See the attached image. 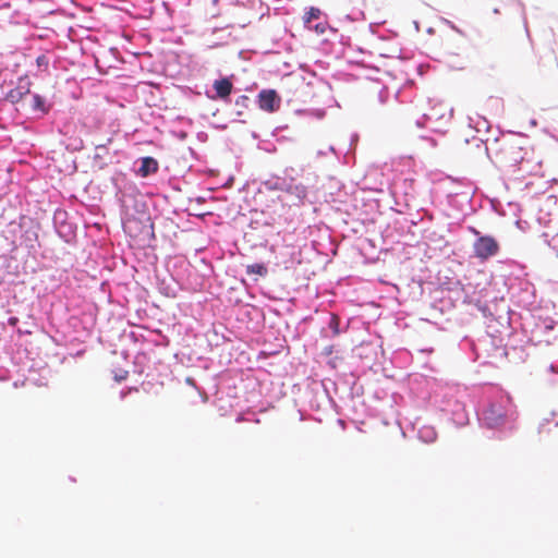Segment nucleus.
I'll return each instance as SVG.
<instances>
[{"label":"nucleus","mask_w":558,"mask_h":558,"mask_svg":"<svg viewBox=\"0 0 558 558\" xmlns=\"http://www.w3.org/2000/svg\"><path fill=\"white\" fill-rule=\"evenodd\" d=\"M480 310L482 311L484 317H492V320H496V323L499 326H504L505 324H507L512 329L517 328L514 324L517 323V319H520V328L529 342H533L535 344L542 342H550V339L547 336L554 329V322L551 319L536 318L531 313V311H527L524 314H519L511 310H508L506 312V316L498 315L497 317H495L489 305L480 307Z\"/></svg>","instance_id":"obj_1"},{"label":"nucleus","mask_w":558,"mask_h":558,"mask_svg":"<svg viewBox=\"0 0 558 558\" xmlns=\"http://www.w3.org/2000/svg\"><path fill=\"white\" fill-rule=\"evenodd\" d=\"M462 397L457 387L438 385L430 393V401L448 422L462 427L469 423V412Z\"/></svg>","instance_id":"obj_2"},{"label":"nucleus","mask_w":558,"mask_h":558,"mask_svg":"<svg viewBox=\"0 0 558 558\" xmlns=\"http://www.w3.org/2000/svg\"><path fill=\"white\" fill-rule=\"evenodd\" d=\"M482 427L489 429L507 426L515 418L514 405L510 396L498 391L487 397L477 411Z\"/></svg>","instance_id":"obj_3"},{"label":"nucleus","mask_w":558,"mask_h":558,"mask_svg":"<svg viewBox=\"0 0 558 558\" xmlns=\"http://www.w3.org/2000/svg\"><path fill=\"white\" fill-rule=\"evenodd\" d=\"M508 293L511 302L524 310L531 311L536 307V289L534 284L525 277L509 276L506 280Z\"/></svg>","instance_id":"obj_4"},{"label":"nucleus","mask_w":558,"mask_h":558,"mask_svg":"<svg viewBox=\"0 0 558 558\" xmlns=\"http://www.w3.org/2000/svg\"><path fill=\"white\" fill-rule=\"evenodd\" d=\"M511 351L515 352L517 349H507L506 345H504L502 338L494 333L486 332V335L477 339V356H480L478 362L482 364L490 363L489 359L501 360L509 357Z\"/></svg>","instance_id":"obj_5"},{"label":"nucleus","mask_w":558,"mask_h":558,"mask_svg":"<svg viewBox=\"0 0 558 558\" xmlns=\"http://www.w3.org/2000/svg\"><path fill=\"white\" fill-rule=\"evenodd\" d=\"M53 228L58 236L68 244L76 241L77 225L70 220L69 213L57 208L53 213Z\"/></svg>","instance_id":"obj_6"},{"label":"nucleus","mask_w":558,"mask_h":558,"mask_svg":"<svg viewBox=\"0 0 558 558\" xmlns=\"http://www.w3.org/2000/svg\"><path fill=\"white\" fill-rule=\"evenodd\" d=\"M525 153L520 143L507 142L497 154V159L500 167L515 171L517 167L524 160Z\"/></svg>","instance_id":"obj_7"},{"label":"nucleus","mask_w":558,"mask_h":558,"mask_svg":"<svg viewBox=\"0 0 558 558\" xmlns=\"http://www.w3.org/2000/svg\"><path fill=\"white\" fill-rule=\"evenodd\" d=\"M52 108L53 101L50 98L29 89L22 111L36 119H43L50 113Z\"/></svg>","instance_id":"obj_8"},{"label":"nucleus","mask_w":558,"mask_h":558,"mask_svg":"<svg viewBox=\"0 0 558 558\" xmlns=\"http://www.w3.org/2000/svg\"><path fill=\"white\" fill-rule=\"evenodd\" d=\"M472 232L476 235L473 243V252L475 257L481 260H487L499 253L500 246L498 241L488 234H482L475 228H471Z\"/></svg>","instance_id":"obj_9"},{"label":"nucleus","mask_w":558,"mask_h":558,"mask_svg":"<svg viewBox=\"0 0 558 558\" xmlns=\"http://www.w3.org/2000/svg\"><path fill=\"white\" fill-rule=\"evenodd\" d=\"M31 81L27 76L20 77L16 87L11 88L7 94L4 99L14 105L17 110H23L26 96L31 89Z\"/></svg>","instance_id":"obj_10"},{"label":"nucleus","mask_w":558,"mask_h":558,"mask_svg":"<svg viewBox=\"0 0 558 558\" xmlns=\"http://www.w3.org/2000/svg\"><path fill=\"white\" fill-rule=\"evenodd\" d=\"M231 76H223L214 81L213 92L207 90L206 95L211 100H222L230 102V95L233 90V83Z\"/></svg>","instance_id":"obj_11"},{"label":"nucleus","mask_w":558,"mask_h":558,"mask_svg":"<svg viewBox=\"0 0 558 558\" xmlns=\"http://www.w3.org/2000/svg\"><path fill=\"white\" fill-rule=\"evenodd\" d=\"M258 108L266 112H276L281 105V97L276 89H262L256 98Z\"/></svg>","instance_id":"obj_12"},{"label":"nucleus","mask_w":558,"mask_h":558,"mask_svg":"<svg viewBox=\"0 0 558 558\" xmlns=\"http://www.w3.org/2000/svg\"><path fill=\"white\" fill-rule=\"evenodd\" d=\"M158 169V161L150 156L138 158L134 162V172L141 178H148L149 175L156 173Z\"/></svg>","instance_id":"obj_13"},{"label":"nucleus","mask_w":558,"mask_h":558,"mask_svg":"<svg viewBox=\"0 0 558 558\" xmlns=\"http://www.w3.org/2000/svg\"><path fill=\"white\" fill-rule=\"evenodd\" d=\"M109 150L106 145H97L93 156L92 167L96 170H104L110 163Z\"/></svg>","instance_id":"obj_14"},{"label":"nucleus","mask_w":558,"mask_h":558,"mask_svg":"<svg viewBox=\"0 0 558 558\" xmlns=\"http://www.w3.org/2000/svg\"><path fill=\"white\" fill-rule=\"evenodd\" d=\"M282 192L293 196L298 203H302L307 196V189L304 184L296 181H288V179H286V186Z\"/></svg>","instance_id":"obj_15"},{"label":"nucleus","mask_w":558,"mask_h":558,"mask_svg":"<svg viewBox=\"0 0 558 558\" xmlns=\"http://www.w3.org/2000/svg\"><path fill=\"white\" fill-rule=\"evenodd\" d=\"M459 349L466 355L470 361H480V356H477V340H474L470 337H464L459 342Z\"/></svg>","instance_id":"obj_16"},{"label":"nucleus","mask_w":558,"mask_h":558,"mask_svg":"<svg viewBox=\"0 0 558 558\" xmlns=\"http://www.w3.org/2000/svg\"><path fill=\"white\" fill-rule=\"evenodd\" d=\"M260 186L266 191L282 192L286 186V179L279 175H270L268 179L260 181Z\"/></svg>","instance_id":"obj_17"},{"label":"nucleus","mask_w":558,"mask_h":558,"mask_svg":"<svg viewBox=\"0 0 558 558\" xmlns=\"http://www.w3.org/2000/svg\"><path fill=\"white\" fill-rule=\"evenodd\" d=\"M21 244H24L27 248L34 250L35 243L38 240V230L36 227L32 226L25 229L21 235Z\"/></svg>","instance_id":"obj_18"},{"label":"nucleus","mask_w":558,"mask_h":558,"mask_svg":"<svg viewBox=\"0 0 558 558\" xmlns=\"http://www.w3.org/2000/svg\"><path fill=\"white\" fill-rule=\"evenodd\" d=\"M441 118H444V116L436 117L432 113H423V116L415 121V124L417 128H428L433 132H439V129L435 125V123L438 119Z\"/></svg>","instance_id":"obj_19"},{"label":"nucleus","mask_w":558,"mask_h":558,"mask_svg":"<svg viewBox=\"0 0 558 558\" xmlns=\"http://www.w3.org/2000/svg\"><path fill=\"white\" fill-rule=\"evenodd\" d=\"M437 437V433L434 427L432 426H421L417 429V438L422 442L430 444L433 442Z\"/></svg>","instance_id":"obj_20"},{"label":"nucleus","mask_w":558,"mask_h":558,"mask_svg":"<svg viewBox=\"0 0 558 558\" xmlns=\"http://www.w3.org/2000/svg\"><path fill=\"white\" fill-rule=\"evenodd\" d=\"M326 332H329L327 336L336 337L339 336L342 332L341 328V319L338 315L331 314L329 317Z\"/></svg>","instance_id":"obj_21"},{"label":"nucleus","mask_w":558,"mask_h":558,"mask_svg":"<svg viewBox=\"0 0 558 558\" xmlns=\"http://www.w3.org/2000/svg\"><path fill=\"white\" fill-rule=\"evenodd\" d=\"M470 123L471 124H474V128L477 132H482V131H489L490 129V123L489 121L485 118V117H482L480 114H476V118H472L470 117Z\"/></svg>","instance_id":"obj_22"},{"label":"nucleus","mask_w":558,"mask_h":558,"mask_svg":"<svg viewBox=\"0 0 558 558\" xmlns=\"http://www.w3.org/2000/svg\"><path fill=\"white\" fill-rule=\"evenodd\" d=\"M268 272V269L265 264L263 263H254L252 265L246 266V274L247 275H258V276H266Z\"/></svg>","instance_id":"obj_23"},{"label":"nucleus","mask_w":558,"mask_h":558,"mask_svg":"<svg viewBox=\"0 0 558 558\" xmlns=\"http://www.w3.org/2000/svg\"><path fill=\"white\" fill-rule=\"evenodd\" d=\"M412 96H413V86L410 85V86L403 87L401 90H399L396 95V98L400 102H407V101L412 102L413 101Z\"/></svg>","instance_id":"obj_24"},{"label":"nucleus","mask_w":558,"mask_h":558,"mask_svg":"<svg viewBox=\"0 0 558 558\" xmlns=\"http://www.w3.org/2000/svg\"><path fill=\"white\" fill-rule=\"evenodd\" d=\"M322 11L318 8L311 7L304 15V24L310 25L314 20H318Z\"/></svg>","instance_id":"obj_25"},{"label":"nucleus","mask_w":558,"mask_h":558,"mask_svg":"<svg viewBox=\"0 0 558 558\" xmlns=\"http://www.w3.org/2000/svg\"><path fill=\"white\" fill-rule=\"evenodd\" d=\"M299 175V171L292 167H288L283 171L282 178L288 179V181H296V177Z\"/></svg>","instance_id":"obj_26"},{"label":"nucleus","mask_w":558,"mask_h":558,"mask_svg":"<svg viewBox=\"0 0 558 558\" xmlns=\"http://www.w3.org/2000/svg\"><path fill=\"white\" fill-rule=\"evenodd\" d=\"M550 423H551V418L544 417L538 424V434L549 433L550 432V428H549Z\"/></svg>","instance_id":"obj_27"},{"label":"nucleus","mask_w":558,"mask_h":558,"mask_svg":"<svg viewBox=\"0 0 558 558\" xmlns=\"http://www.w3.org/2000/svg\"><path fill=\"white\" fill-rule=\"evenodd\" d=\"M250 102H251V99L246 95H241L235 99V106L241 109L248 108Z\"/></svg>","instance_id":"obj_28"},{"label":"nucleus","mask_w":558,"mask_h":558,"mask_svg":"<svg viewBox=\"0 0 558 558\" xmlns=\"http://www.w3.org/2000/svg\"><path fill=\"white\" fill-rule=\"evenodd\" d=\"M258 148L265 150L266 153L274 154L277 151V147L275 144L270 142H262L258 144Z\"/></svg>","instance_id":"obj_29"},{"label":"nucleus","mask_w":558,"mask_h":558,"mask_svg":"<svg viewBox=\"0 0 558 558\" xmlns=\"http://www.w3.org/2000/svg\"><path fill=\"white\" fill-rule=\"evenodd\" d=\"M515 1H517V4H518L519 9H520V13H521V16H522V20H523V23H524V27L527 31L525 7H524V4H523V2L521 0H515Z\"/></svg>","instance_id":"obj_30"},{"label":"nucleus","mask_w":558,"mask_h":558,"mask_svg":"<svg viewBox=\"0 0 558 558\" xmlns=\"http://www.w3.org/2000/svg\"><path fill=\"white\" fill-rule=\"evenodd\" d=\"M388 89L386 87H383L380 90H379V94H378V100L380 104H385L388 99Z\"/></svg>","instance_id":"obj_31"},{"label":"nucleus","mask_w":558,"mask_h":558,"mask_svg":"<svg viewBox=\"0 0 558 558\" xmlns=\"http://www.w3.org/2000/svg\"><path fill=\"white\" fill-rule=\"evenodd\" d=\"M550 246L556 251V255L558 256V232L551 235V240L548 242Z\"/></svg>","instance_id":"obj_32"},{"label":"nucleus","mask_w":558,"mask_h":558,"mask_svg":"<svg viewBox=\"0 0 558 558\" xmlns=\"http://www.w3.org/2000/svg\"><path fill=\"white\" fill-rule=\"evenodd\" d=\"M126 375H128V372L122 371L120 374H116L114 379H116V381L121 383L122 380H124L126 378Z\"/></svg>","instance_id":"obj_33"},{"label":"nucleus","mask_w":558,"mask_h":558,"mask_svg":"<svg viewBox=\"0 0 558 558\" xmlns=\"http://www.w3.org/2000/svg\"><path fill=\"white\" fill-rule=\"evenodd\" d=\"M476 146H477L478 148H482V147H483V149H484L485 154H486L487 156H489V155H488V147H487L486 142H484V141H478V144H477Z\"/></svg>","instance_id":"obj_34"},{"label":"nucleus","mask_w":558,"mask_h":558,"mask_svg":"<svg viewBox=\"0 0 558 558\" xmlns=\"http://www.w3.org/2000/svg\"><path fill=\"white\" fill-rule=\"evenodd\" d=\"M359 16H362V17H363V16H364V13H363L362 11H359V12L356 13V15H354V16H353V15L348 14V15H347V19H349V20H351V21H356V20L359 19Z\"/></svg>","instance_id":"obj_35"},{"label":"nucleus","mask_w":558,"mask_h":558,"mask_svg":"<svg viewBox=\"0 0 558 558\" xmlns=\"http://www.w3.org/2000/svg\"><path fill=\"white\" fill-rule=\"evenodd\" d=\"M332 351H333V347L332 345H327V347L324 348L323 354L330 355L332 353Z\"/></svg>","instance_id":"obj_36"},{"label":"nucleus","mask_w":558,"mask_h":558,"mask_svg":"<svg viewBox=\"0 0 558 558\" xmlns=\"http://www.w3.org/2000/svg\"><path fill=\"white\" fill-rule=\"evenodd\" d=\"M286 128H287L286 125H284V126H277L276 129H274V131H272L271 135H272V136H277V135H278V133H279L281 130L286 129Z\"/></svg>","instance_id":"obj_37"},{"label":"nucleus","mask_w":558,"mask_h":558,"mask_svg":"<svg viewBox=\"0 0 558 558\" xmlns=\"http://www.w3.org/2000/svg\"><path fill=\"white\" fill-rule=\"evenodd\" d=\"M315 31L317 33H324L325 27L320 23H318V24L315 25Z\"/></svg>","instance_id":"obj_38"},{"label":"nucleus","mask_w":558,"mask_h":558,"mask_svg":"<svg viewBox=\"0 0 558 558\" xmlns=\"http://www.w3.org/2000/svg\"><path fill=\"white\" fill-rule=\"evenodd\" d=\"M446 24H448L452 29L459 32V29L454 26V24L452 22H450L449 20H444Z\"/></svg>","instance_id":"obj_39"},{"label":"nucleus","mask_w":558,"mask_h":558,"mask_svg":"<svg viewBox=\"0 0 558 558\" xmlns=\"http://www.w3.org/2000/svg\"><path fill=\"white\" fill-rule=\"evenodd\" d=\"M215 128H216L217 130L225 131V130H227V128H228V126H227V124H218V125H216Z\"/></svg>","instance_id":"obj_40"},{"label":"nucleus","mask_w":558,"mask_h":558,"mask_svg":"<svg viewBox=\"0 0 558 558\" xmlns=\"http://www.w3.org/2000/svg\"><path fill=\"white\" fill-rule=\"evenodd\" d=\"M413 24H414L415 31L420 32V23L417 21H414Z\"/></svg>","instance_id":"obj_41"},{"label":"nucleus","mask_w":558,"mask_h":558,"mask_svg":"<svg viewBox=\"0 0 558 558\" xmlns=\"http://www.w3.org/2000/svg\"><path fill=\"white\" fill-rule=\"evenodd\" d=\"M549 369H550V372H557L554 364H550Z\"/></svg>","instance_id":"obj_42"},{"label":"nucleus","mask_w":558,"mask_h":558,"mask_svg":"<svg viewBox=\"0 0 558 558\" xmlns=\"http://www.w3.org/2000/svg\"><path fill=\"white\" fill-rule=\"evenodd\" d=\"M493 13H494V14H499V13H500V11H499V9H498V8H495V9L493 10Z\"/></svg>","instance_id":"obj_43"},{"label":"nucleus","mask_w":558,"mask_h":558,"mask_svg":"<svg viewBox=\"0 0 558 558\" xmlns=\"http://www.w3.org/2000/svg\"><path fill=\"white\" fill-rule=\"evenodd\" d=\"M242 114H243V111H242V110H238V111H236V116H239V117H240V116H242Z\"/></svg>","instance_id":"obj_44"},{"label":"nucleus","mask_w":558,"mask_h":558,"mask_svg":"<svg viewBox=\"0 0 558 558\" xmlns=\"http://www.w3.org/2000/svg\"><path fill=\"white\" fill-rule=\"evenodd\" d=\"M531 125H536V120L532 119L531 120Z\"/></svg>","instance_id":"obj_45"},{"label":"nucleus","mask_w":558,"mask_h":558,"mask_svg":"<svg viewBox=\"0 0 558 558\" xmlns=\"http://www.w3.org/2000/svg\"><path fill=\"white\" fill-rule=\"evenodd\" d=\"M543 235H544L545 238H548L550 234H549V232H544V234H543Z\"/></svg>","instance_id":"obj_46"},{"label":"nucleus","mask_w":558,"mask_h":558,"mask_svg":"<svg viewBox=\"0 0 558 558\" xmlns=\"http://www.w3.org/2000/svg\"><path fill=\"white\" fill-rule=\"evenodd\" d=\"M555 427H558V421L555 422Z\"/></svg>","instance_id":"obj_47"}]
</instances>
